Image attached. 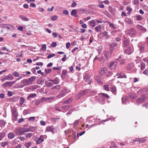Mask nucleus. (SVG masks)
Masks as SVG:
<instances>
[{"instance_id":"obj_15","label":"nucleus","mask_w":148,"mask_h":148,"mask_svg":"<svg viewBox=\"0 0 148 148\" xmlns=\"http://www.w3.org/2000/svg\"><path fill=\"white\" fill-rule=\"evenodd\" d=\"M44 101L48 103L52 102L54 100V98L53 97H50L47 98L44 97Z\"/></svg>"},{"instance_id":"obj_50","label":"nucleus","mask_w":148,"mask_h":148,"mask_svg":"<svg viewBox=\"0 0 148 148\" xmlns=\"http://www.w3.org/2000/svg\"><path fill=\"white\" fill-rule=\"evenodd\" d=\"M35 117H31L29 118L28 120L29 121H33L35 120Z\"/></svg>"},{"instance_id":"obj_39","label":"nucleus","mask_w":148,"mask_h":148,"mask_svg":"<svg viewBox=\"0 0 148 148\" xmlns=\"http://www.w3.org/2000/svg\"><path fill=\"white\" fill-rule=\"evenodd\" d=\"M119 76L117 77L118 78H126V76L122 74H119Z\"/></svg>"},{"instance_id":"obj_2","label":"nucleus","mask_w":148,"mask_h":148,"mask_svg":"<svg viewBox=\"0 0 148 148\" xmlns=\"http://www.w3.org/2000/svg\"><path fill=\"white\" fill-rule=\"evenodd\" d=\"M126 33L130 36H134L136 34L135 29L134 28L128 29L125 31Z\"/></svg>"},{"instance_id":"obj_51","label":"nucleus","mask_w":148,"mask_h":148,"mask_svg":"<svg viewBox=\"0 0 148 148\" xmlns=\"http://www.w3.org/2000/svg\"><path fill=\"white\" fill-rule=\"evenodd\" d=\"M125 62V60L124 59H123L121 60L120 61V64L121 65H122L124 64Z\"/></svg>"},{"instance_id":"obj_40","label":"nucleus","mask_w":148,"mask_h":148,"mask_svg":"<svg viewBox=\"0 0 148 148\" xmlns=\"http://www.w3.org/2000/svg\"><path fill=\"white\" fill-rule=\"evenodd\" d=\"M128 99V97H123L122 98V101L123 104L124 102L126 101Z\"/></svg>"},{"instance_id":"obj_23","label":"nucleus","mask_w":148,"mask_h":148,"mask_svg":"<svg viewBox=\"0 0 148 148\" xmlns=\"http://www.w3.org/2000/svg\"><path fill=\"white\" fill-rule=\"evenodd\" d=\"M111 91L114 95H116V86L113 85L111 88Z\"/></svg>"},{"instance_id":"obj_56","label":"nucleus","mask_w":148,"mask_h":148,"mask_svg":"<svg viewBox=\"0 0 148 148\" xmlns=\"http://www.w3.org/2000/svg\"><path fill=\"white\" fill-rule=\"evenodd\" d=\"M142 19L141 16L140 15H138L136 17V20L139 21L141 20Z\"/></svg>"},{"instance_id":"obj_43","label":"nucleus","mask_w":148,"mask_h":148,"mask_svg":"<svg viewBox=\"0 0 148 148\" xmlns=\"http://www.w3.org/2000/svg\"><path fill=\"white\" fill-rule=\"evenodd\" d=\"M127 11H128V12L127 13L128 14H129L131 12L132 10V9L130 7H128L127 8Z\"/></svg>"},{"instance_id":"obj_4","label":"nucleus","mask_w":148,"mask_h":148,"mask_svg":"<svg viewBox=\"0 0 148 148\" xmlns=\"http://www.w3.org/2000/svg\"><path fill=\"white\" fill-rule=\"evenodd\" d=\"M12 119L14 121H16L17 120V117L18 116V114L17 113L16 110L14 108L12 109Z\"/></svg>"},{"instance_id":"obj_63","label":"nucleus","mask_w":148,"mask_h":148,"mask_svg":"<svg viewBox=\"0 0 148 148\" xmlns=\"http://www.w3.org/2000/svg\"><path fill=\"white\" fill-rule=\"evenodd\" d=\"M44 97H43L40 100H38V101L39 102V103H40L44 102Z\"/></svg>"},{"instance_id":"obj_21","label":"nucleus","mask_w":148,"mask_h":148,"mask_svg":"<svg viewBox=\"0 0 148 148\" xmlns=\"http://www.w3.org/2000/svg\"><path fill=\"white\" fill-rule=\"evenodd\" d=\"M44 140L43 136L42 135H41L39 139L37 140L36 143L38 144H39L43 142Z\"/></svg>"},{"instance_id":"obj_11","label":"nucleus","mask_w":148,"mask_h":148,"mask_svg":"<svg viewBox=\"0 0 148 148\" xmlns=\"http://www.w3.org/2000/svg\"><path fill=\"white\" fill-rule=\"evenodd\" d=\"M133 51V49L130 47H129L124 51V53L126 55H129L131 54Z\"/></svg>"},{"instance_id":"obj_60","label":"nucleus","mask_w":148,"mask_h":148,"mask_svg":"<svg viewBox=\"0 0 148 148\" xmlns=\"http://www.w3.org/2000/svg\"><path fill=\"white\" fill-rule=\"evenodd\" d=\"M55 56V55L54 54H50L48 56L47 58L48 59H49L51 58L54 57Z\"/></svg>"},{"instance_id":"obj_59","label":"nucleus","mask_w":148,"mask_h":148,"mask_svg":"<svg viewBox=\"0 0 148 148\" xmlns=\"http://www.w3.org/2000/svg\"><path fill=\"white\" fill-rule=\"evenodd\" d=\"M140 57L138 56L136 57V59L135 60V61L136 63L139 62L140 60Z\"/></svg>"},{"instance_id":"obj_6","label":"nucleus","mask_w":148,"mask_h":148,"mask_svg":"<svg viewBox=\"0 0 148 148\" xmlns=\"http://www.w3.org/2000/svg\"><path fill=\"white\" fill-rule=\"evenodd\" d=\"M147 98L146 95H143L141 97L137 99L136 100V102L139 103H142L147 99Z\"/></svg>"},{"instance_id":"obj_3","label":"nucleus","mask_w":148,"mask_h":148,"mask_svg":"<svg viewBox=\"0 0 148 148\" xmlns=\"http://www.w3.org/2000/svg\"><path fill=\"white\" fill-rule=\"evenodd\" d=\"M117 63L116 62L111 61L109 62L108 67L111 70H115L117 67Z\"/></svg>"},{"instance_id":"obj_48","label":"nucleus","mask_w":148,"mask_h":148,"mask_svg":"<svg viewBox=\"0 0 148 148\" xmlns=\"http://www.w3.org/2000/svg\"><path fill=\"white\" fill-rule=\"evenodd\" d=\"M104 89L107 91H108L109 90V88L108 87V85H104Z\"/></svg>"},{"instance_id":"obj_46","label":"nucleus","mask_w":148,"mask_h":148,"mask_svg":"<svg viewBox=\"0 0 148 148\" xmlns=\"http://www.w3.org/2000/svg\"><path fill=\"white\" fill-rule=\"evenodd\" d=\"M32 134L31 133H29L26 134L25 135V137L27 138H31L32 136Z\"/></svg>"},{"instance_id":"obj_12","label":"nucleus","mask_w":148,"mask_h":148,"mask_svg":"<svg viewBox=\"0 0 148 148\" xmlns=\"http://www.w3.org/2000/svg\"><path fill=\"white\" fill-rule=\"evenodd\" d=\"M107 72V69L106 68H103L100 69L99 71V73L101 75H105Z\"/></svg>"},{"instance_id":"obj_53","label":"nucleus","mask_w":148,"mask_h":148,"mask_svg":"<svg viewBox=\"0 0 148 148\" xmlns=\"http://www.w3.org/2000/svg\"><path fill=\"white\" fill-rule=\"evenodd\" d=\"M58 18V17L56 16H52L51 19L53 21H55Z\"/></svg>"},{"instance_id":"obj_10","label":"nucleus","mask_w":148,"mask_h":148,"mask_svg":"<svg viewBox=\"0 0 148 148\" xmlns=\"http://www.w3.org/2000/svg\"><path fill=\"white\" fill-rule=\"evenodd\" d=\"M16 134L18 135H22L24 133L27 132L26 129L23 130L21 128L17 129L16 130Z\"/></svg>"},{"instance_id":"obj_52","label":"nucleus","mask_w":148,"mask_h":148,"mask_svg":"<svg viewBox=\"0 0 148 148\" xmlns=\"http://www.w3.org/2000/svg\"><path fill=\"white\" fill-rule=\"evenodd\" d=\"M1 144L2 146L3 147H5L6 145H8V143L7 142H2Z\"/></svg>"},{"instance_id":"obj_64","label":"nucleus","mask_w":148,"mask_h":148,"mask_svg":"<svg viewBox=\"0 0 148 148\" xmlns=\"http://www.w3.org/2000/svg\"><path fill=\"white\" fill-rule=\"evenodd\" d=\"M142 106L143 107H145L146 108H148V103H146L143 104L142 105Z\"/></svg>"},{"instance_id":"obj_42","label":"nucleus","mask_w":148,"mask_h":148,"mask_svg":"<svg viewBox=\"0 0 148 148\" xmlns=\"http://www.w3.org/2000/svg\"><path fill=\"white\" fill-rule=\"evenodd\" d=\"M12 75L13 76L16 77H18L19 76V74L16 71H14L13 72Z\"/></svg>"},{"instance_id":"obj_17","label":"nucleus","mask_w":148,"mask_h":148,"mask_svg":"<svg viewBox=\"0 0 148 148\" xmlns=\"http://www.w3.org/2000/svg\"><path fill=\"white\" fill-rule=\"evenodd\" d=\"M6 123L5 121L3 120H0V130H1L4 127Z\"/></svg>"},{"instance_id":"obj_31","label":"nucleus","mask_w":148,"mask_h":148,"mask_svg":"<svg viewBox=\"0 0 148 148\" xmlns=\"http://www.w3.org/2000/svg\"><path fill=\"white\" fill-rule=\"evenodd\" d=\"M136 27L138 29L141 30L142 31H146V29L145 28L140 25H137Z\"/></svg>"},{"instance_id":"obj_5","label":"nucleus","mask_w":148,"mask_h":148,"mask_svg":"<svg viewBox=\"0 0 148 148\" xmlns=\"http://www.w3.org/2000/svg\"><path fill=\"white\" fill-rule=\"evenodd\" d=\"M89 89H87L83 91H80L79 92L76 96L75 98L77 99H80L82 96L85 95L89 92Z\"/></svg>"},{"instance_id":"obj_24","label":"nucleus","mask_w":148,"mask_h":148,"mask_svg":"<svg viewBox=\"0 0 148 148\" xmlns=\"http://www.w3.org/2000/svg\"><path fill=\"white\" fill-rule=\"evenodd\" d=\"M123 46L124 47H127L129 45V43L128 40L127 39L125 38H124L123 42Z\"/></svg>"},{"instance_id":"obj_22","label":"nucleus","mask_w":148,"mask_h":148,"mask_svg":"<svg viewBox=\"0 0 148 148\" xmlns=\"http://www.w3.org/2000/svg\"><path fill=\"white\" fill-rule=\"evenodd\" d=\"M2 86L4 87H11L12 86L10 82H6L3 84Z\"/></svg>"},{"instance_id":"obj_36","label":"nucleus","mask_w":148,"mask_h":148,"mask_svg":"<svg viewBox=\"0 0 148 148\" xmlns=\"http://www.w3.org/2000/svg\"><path fill=\"white\" fill-rule=\"evenodd\" d=\"M36 94L35 93L31 94L27 97V99H29L30 98L34 97H36Z\"/></svg>"},{"instance_id":"obj_8","label":"nucleus","mask_w":148,"mask_h":148,"mask_svg":"<svg viewBox=\"0 0 148 148\" xmlns=\"http://www.w3.org/2000/svg\"><path fill=\"white\" fill-rule=\"evenodd\" d=\"M99 36L102 38H104L106 39L110 37V36L108 35V32L106 31H104L103 32L100 33L99 34Z\"/></svg>"},{"instance_id":"obj_58","label":"nucleus","mask_w":148,"mask_h":148,"mask_svg":"<svg viewBox=\"0 0 148 148\" xmlns=\"http://www.w3.org/2000/svg\"><path fill=\"white\" fill-rule=\"evenodd\" d=\"M110 51L111 52V53L112 51L113 50V49H114V47H113L110 44Z\"/></svg>"},{"instance_id":"obj_26","label":"nucleus","mask_w":148,"mask_h":148,"mask_svg":"<svg viewBox=\"0 0 148 148\" xmlns=\"http://www.w3.org/2000/svg\"><path fill=\"white\" fill-rule=\"evenodd\" d=\"M129 96L131 99H135L136 97V94L135 93L133 92L129 93Z\"/></svg>"},{"instance_id":"obj_27","label":"nucleus","mask_w":148,"mask_h":148,"mask_svg":"<svg viewBox=\"0 0 148 148\" xmlns=\"http://www.w3.org/2000/svg\"><path fill=\"white\" fill-rule=\"evenodd\" d=\"M5 77L7 80H12L13 79V78L12 75L11 74H10L8 75H6Z\"/></svg>"},{"instance_id":"obj_9","label":"nucleus","mask_w":148,"mask_h":148,"mask_svg":"<svg viewBox=\"0 0 148 148\" xmlns=\"http://www.w3.org/2000/svg\"><path fill=\"white\" fill-rule=\"evenodd\" d=\"M68 92V90H64L60 92L59 94L57 96L58 98H60L63 97Z\"/></svg>"},{"instance_id":"obj_18","label":"nucleus","mask_w":148,"mask_h":148,"mask_svg":"<svg viewBox=\"0 0 148 148\" xmlns=\"http://www.w3.org/2000/svg\"><path fill=\"white\" fill-rule=\"evenodd\" d=\"M49 81L52 82L55 84H58L59 82V79L57 77H56L54 79H49Z\"/></svg>"},{"instance_id":"obj_55","label":"nucleus","mask_w":148,"mask_h":148,"mask_svg":"<svg viewBox=\"0 0 148 148\" xmlns=\"http://www.w3.org/2000/svg\"><path fill=\"white\" fill-rule=\"evenodd\" d=\"M1 49L3 51L6 50L7 52H9V50L8 49H7L6 47H2L1 48Z\"/></svg>"},{"instance_id":"obj_47","label":"nucleus","mask_w":148,"mask_h":148,"mask_svg":"<svg viewBox=\"0 0 148 148\" xmlns=\"http://www.w3.org/2000/svg\"><path fill=\"white\" fill-rule=\"evenodd\" d=\"M32 143L31 142H28L25 144V146L26 147L29 148L31 145Z\"/></svg>"},{"instance_id":"obj_20","label":"nucleus","mask_w":148,"mask_h":148,"mask_svg":"<svg viewBox=\"0 0 148 148\" xmlns=\"http://www.w3.org/2000/svg\"><path fill=\"white\" fill-rule=\"evenodd\" d=\"M134 66V64L133 63H130L127 66V69L129 70H131L133 68Z\"/></svg>"},{"instance_id":"obj_44","label":"nucleus","mask_w":148,"mask_h":148,"mask_svg":"<svg viewBox=\"0 0 148 148\" xmlns=\"http://www.w3.org/2000/svg\"><path fill=\"white\" fill-rule=\"evenodd\" d=\"M141 65V69L143 70L144 69L145 67V64L143 62H142L140 64Z\"/></svg>"},{"instance_id":"obj_14","label":"nucleus","mask_w":148,"mask_h":148,"mask_svg":"<svg viewBox=\"0 0 148 148\" xmlns=\"http://www.w3.org/2000/svg\"><path fill=\"white\" fill-rule=\"evenodd\" d=\"M140 52L143 53L145 51V45L143 44L140 43L138 45Z\"/></svg>"},{"instance_id":"obj_13","label":"nucleus","mask_w":148,"mask_h":148,"mask_svg":"<svg viewBox=\"0 0 148 148\" xmlns=\"http://www.w3.org/2000/svg\"><path fill=\"white\" fill-rule=\"evenodd\" d=\"M100 98L102 100H104L105 99V98H109L110 97L108 94L103 93H101L99 94Z\"/></svg>"},{"instance_id":"obj_1","label":"nucleus","mask_w":148,"mask_h":148,"mask_svg":"<svg viewBox=\"0 0 148 148\" xmlns=\"http://www.w3.org/2000/svg\"><path fill=\"white\" fill-rule=\"evenodd\" d=\"M36 79L35 76H32L28 79H24L21 82V84L18 88H22L25 86H28L32 84L33 82Z\"/></svg>"},{"instance_id":"obj_28","label":"nucleus","mask_w":148,"mask_h":148,"mask_svg":"<svg viewBox=\"0 0 148 148\" xmlns=\"http://www.w3.org/2000/svg\"><path fill=\"white\" fill-rule=\"evenodd\" d=\"M73 101V99L72 98H70L66 101H64L63 102L64 104H66L67 103H71Z\"/></svg>"},{"instance_id":"obj_41","label":"nucleus","mask_w":148,"mask_h":148,"mask_svg":"<svg viewBox=\"0 0 148 148\" xmlns=\"http://www.w3.org/2000/svg\"><path fill=\"white\" fill-rule=\"evenodd\" d=\"M60 89H61V87L60 85H58L55 86L52 88V89H58L59 90H60Z\"/></svg>"},{"instance_id":"obj_34","label":"nucleus","mask_w":148,"mask_h":148,"mask_svg":"<svg viewBox=\"0 0 148 148\" xmlns=\"http://www.w3.org/2000/svg\"><path fill=\"white\" fill-rule=\"evenodd\" d=\"M77 14V11L76 10H73L71 12V15L76 17V15Z\"/></svg>"},{"instance_id":"obj_16","label":"nucleus","mask_w":148,"mask_h":148,"mask_svg":"<svg viewBox=\"0 0 148 148\" xmlns=\"http://www.w3.org/2000/svg\"><path fill=\"white\" fill-rule=\"evenodd\" d=\"M54 130V128L52 126H48L47 127L46 130L45 131V132H51L52 133L54 134L55 133Z\"/></svg>"},{"instance_id":"obj_45","label":"nucleus","mask_w":148,"mask_h":148,"mask_svg":"<svg viewBox=\"0 0 148 148\" xmlns=\"http://www.w3.org/2000/svg\"><path fill=\"white\" fill-rule=\"evenodd\" d=\"M96 59H98L100 61H102L103 60H105L103 57L102 55L101 58H97V56H96L95 58H94V60H95Z\"/></svg>"},{"instance_id":"obj_37","label":"nucleus","mask_w":148,"mask_h":148,"mask_svg":"<svg viewBox=\"0 0 148 148\" xmlns=\"http://www.w3.org/2000/svg\"><path fill=\"white\" fill-rule=\"evenodd\" d=\"M47 82V83L46 84V86L48 88L51 87L53 85L52 83L51 82H47V81H46L45 83H46Z\"/></svg>"},{"instance_id":"obj_32","label":"nucleus","mask_w":148,"mask_h":148,"mask_svg":"<svg viewBox=\"0 0 148 148\" xmlns=\"http://www.w3.org/2000/svg\"><path fill=\"white\" fill-rule=\"evenodd\" d=\"M15 136L14 134L12 133H10L8 135V137L10 139H12Z\"/></svg>"},{"instance_id":"obj_62","label":"nucleus","mask_w":148,"mask_h":148,"mask_svg":"<svg viewBox=\"0 0 148 148\" xmlns=\"http://www.w3.org/2000/svg\"><path fill=\"white\" fill-rule=\"evenodd\" d=\"M45 71L46 73H49L51 72L52 70L51 69H48L45 70Z\"/></svg>"},{"instance_id":"obj_38","label":"nucleus","mask_w":148,"mask_h":148,"mask_svg":"<svg viewBox=\"0 0 148 148\" xmlns=\"http://www.w3.org/2000/svg\"><path fill=\"white\" fill-rule=\"evenodd\" d=\"M138 141L140 143H143L145 142L146 141V140L143 138L140 139L138 138H137Z\"/></svg>"},{"instance_id":"obj_35","label":"nucleus","mask_w":148,"mask_h":148,"mask_svg":"<svg viewBox=\"0 0 148 148\" xmlns=\"http://www.w3.org/2000/svg\"><path fill=\"white\" fill-rule=\"evenodd\" d=\"M90 25L92 27H94L96 24V23L95 20H92L89 22Z\"/></svg>"},{"instance_id":"obj_49","label":"nucleus","mask_w":148,"mask_h":148,"mask_svg":"<svg viewBox=\"0 0 148 148\" xmlns=\"http://www.w3.org/2000/svg\"><path fill=\"white\" fill-rule=\"evenodd\" d=\"M41 49L43 51H45L46 49V45L45 44H43L42 45Z\"/></svg>"},{"instance_id":"obj_29","label":"nucleus","mask_w":148,"mask_h":148,"mask_svg":"<svg viewBox=\"0 0 148 148\" xmlns=\"http://www.w3.org/2000/svg\"><path fill=\"white\" fill-rule=\"evenodd\" d=\"M71 108V106L70 105H65L62 107V109L64 110H67Z\"/></svg>"},{"instance_id":"obj_19","label":"nucleus","mask_w":148,"mask_h":148,"mask_svg":"<svg viewBox=\"0 0 148 148\" xmlns=\"http://www.w3.org/2000/svg\"><path fill=\"white\" fill-rule=\"evenodd\" d=\"M109 53L108 52H105L102 54V55L105 60L109 57Z\"/></svg>"},{"instance_id":"obj_54","label":"nucleus","mask_w":148,"mask_h":148,"mask_svg":"<svg viewBox=\"0 0 148 148\" xmlns=\"http://www.w3.org/2000/svg\"><path fill=\"white\" fill-rule=\"evenodd\" d=\"M42 78H40L39 79L37 80V83L38 84H40L42 82Z\"/></svg>"},{"instance_id":"obj_61","label":"nucleus","mask_w":148,"mask_h":148,"mask_svg":"<svg viewBox=\"0 0 148 148\" xmlns=\"http://www.w3.org/2000/svg\"><path fill=\"white\" fill-rule=\"evenodd\" d=\"M77 5L76 3L73 1V3H72L71 6L72 7H74Z\"/></svg>"},{"instance_id":"obj_30","label":"nucleus","mask_w":148,"mask_h":148,"mask_svg":"<svg viewBox=\"0 0 148 148\" xmlns=\"http://www.w3.org/2000/svg\"><path fill=\"white\" fill-rule=\"evenodd\" d=\"M36 128L34 127H29L28 129H26V130L27 132L32 131L34 132L36 130Z\"/></svg>"},{"instance_id":"obj_7","label":"nucleus","mask_w":148,"mask_h":148,"mask_svg":"<svg viewBox=\"0 0 148 148\" xmlns=\"http://www.w3.org/2000/svg\"><path fill=\"white\" fill-rule=\"evenodd\" d=\"M84 79L87 84H90L91 81L90 75L88 74H86L84 77Z\"/></svg>"},{"instance_id":"obj_57","label":"nucleus","mask_w":148,"mask_h":148,"mask_svg":"<svg viewBox=\"0 0 148 148\" xmlns=\"http://www.w3.org/2000/svg\"><path fill=\"white\" fill-rule=\"evenodd\" d=\"M63 13L65 15H68L69 12L68 10H64L63 11Z\"/></svg>"},{"instance_id":"obj_25","label":"nucleus","mask_w":148,"mask_h":148,"mask_svg":"<svg viewBox=\"0 0 148 148\" xmlns=\"http://www.w3.org/2000/svg\"><path fill=\"white\" fill-rule=\"evenodd\" d=\"M19 17L21 18L22 21H29V19L25 16L20 15L19 16Z\"/></svg>"},{"instance_id":"obj_33","label":"nucleus","mask_w":148,"mask_h":148,"mask_svg":"<svg viewBox=\"0 0 148 148\" xmlns=\"http://www.w3.org/2000/svg\"><path fill=\"white\" fill-rule=\"evenodd\" d=\"M101 27L100 25H99L95 28L96 31L98 32H99L101 31Z\"/></svg>"}]
</instances>
